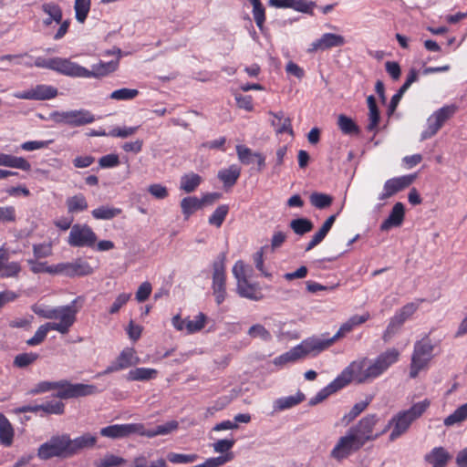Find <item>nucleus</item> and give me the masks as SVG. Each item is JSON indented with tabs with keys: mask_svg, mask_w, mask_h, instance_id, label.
<instances>
[{
	"mask_svg": "<svg viewBox=\"0 0 467 467\" xmlns=\"http://www.w3.org/2000/svg\"><path fill=\"white\" fill-rule=\"evenodd\" d=\"M95 120V116L88 109H80L69 110V126L71 127L84 126Z\"/></svg>",
	"mask_w": 467,
	"mask_h": 467,
	"instance_id": "28",
	"label": "nucleus"
},
{
	"mask_svg": "<svg viewBox=\"0 0 467 467\" xmlns=\"http://www.w3.org/2000/svg\"><path fill=\"white\" fill-rule=\"evenodd\" d=\"M21 271V265L17 262H8V254L5 248H0V276L16 277Z\"/></svg>",
	"mask_w": 467,
	"mask_h": 467,
	"instance_id": "23",
	"label": "nucleus"
},
{
	"mask_svg": "<svg viewBox=\"0 0 467 467\" xmlns=\"http://www.w3.org/2000/svg\"><path fill=\"white\" fill-rule=\"evenodd\" d=\"M270 6L275 8H291L297 12L312 14L316 4L306 0H269Z\"/></svg>",
	"mask_w": 467,
	"mask_h": 467,
	"instance_id": "20",
	"label": "nucleus"
},
{
	"mask_svg": "<svg viewBox=\"0 0 467 467\" xmlns=\"http://www.w3.org/2000/svg\"><path fill=\"white\" fill-rule=\"evenodd\" d=\"M433 351L434 345L428 337L415 342L410 368V378L415 379L420 371L429 368L434 357Z\"/></svg>",
	"mask_w": 467,
	"mask_h": 467,
	"instance_id": "3",
	"label": "nucleus"
},
{
	"mask_svg": "<svg viewBox=\"0 0 467 467\" xmlns=\"http://www.w3.org/2000/svg\"><path fill=\"white\" fill-rule=\"evenodd\" d=\"M430 405L431 401L428 399H424L423 400L414 403L409 410L404 411L415 420L427 410Z\"/></svg>",
	"mask_w": 467,
	"mask_h": 467,
	"instance_id": "56",
	"label": "nucleus"
},
{
	"mask_svg": "<svg viewBox=\"0 0 467 467\" xmlns=\"http://www.w3.org/2000/svg\"><path fill=\"white\" fill-rule=\"evenodd\" d=\"M371 401V399H368L367 400H363L360 402L356 403L350 411L344 416V420H346L347 423H349L354 419H356L365 409L368 407L369 402Z\"/></svg>",
	"mask_w": 467,
	"mask_h": 467,
	"instance_id": "63",
	"label": "nucleus"
},
{
	"mask_svg": "<svg viewBox=\"0 0 467 467\" xmlns=\"http://www.w3.org/2000/svg\"><path fill=\"white\" fill-rule=\"evenodd\" d=\"M337 125L344 134L351 135L358 134L359 132V129L356 123L352 120V119L347 117L346 115L341 114L338 116Z\"/></svg>",
	"mask_w": 467,
	"mask_h": 467,
	"instance_id": "46",
	"label": "nucleus"
},
{
	"mask_svg": "<svg viewBox=\"0 0 467 467\" xmlns=\"http://www.w3.org/2000/svg\"><path fill=\"white\" fill-rule=\"evenodd\" d=\"M291 229L298 235H303L313 229V223L306 218H298L290 223Z\"/></svg>",
	"mask_w": 467,
	"mask_h": 467,
	"instance_id": "52",
	"label": "nucleus"
},
{
	"mask_svg": "<svg viewBox=\"0 0 467 467\" xmlns=\"http://www.w3.org/2000/svg\"><path fill=\"white\" fill-rule=\"evenodd\" d=\"M305 400V395L301 392H297L295 395L282 397L275 400L273 403L275 411H282L291 409L297 404L301 403Z\"/></svg>",
	"mask_w": 467,
	"mask_h": 467,
	"instance_id": "32",
	"label": "nucleus"
},
{
	"mask_svg": "<svg viewBox=\"0 0 467 467\" xmlns=\"http://www.w3.org/2000/svg\"><path fill=\"white\" fill-rule=\"evenodd\" d=\"M99 433L103 437L110 439L127 438L126 424H113L100 429Z\"/></svg>",
	"mask_w": 467,
	"mask_h": 467,
	"instance_id": "40",
	"label": "nucleus"
},
{
	"mask_svg": "<svg viewBox=\"0 0 467 467\" xmlns=\"http://www.w3.org/2000/svg\"><path fill=\"white\" fill-rule=\"evenodd\" d=\"M119 67V58L109 62L99 61L91 67V69L87 68V78H99L114 72Z\"/></svg>",
	"mask_w": 467,
	"mask_h": 467,
	"instance_id": "22",
	"label": "nucleus"
},
{
	"mask_svg": "<svg viewBox=\"0 0 467 467\" xmlns=\"http://www.w3.org/2000/svg\"><path fill=\"white\" fill-rule=\"evenodd\" d=\"M38 259H28L27 263L30 265V270L35 274L49 273L58 274V265H47L45 262H38Z\"/></svg>",
	"mask_w": 467,
	"mask_h": 467,
	"instance_id": "45",
	"label": "nucleus"
},
{
	"mask_svg": "<svg viewBox=\"0 0 467 467\" xmlns=\"http://www.w3.org/2000/svg\"><path fill=\"white\" fill-rule=\"evenodd\" d=\"M24 57H27V53H20L16 55H4L0 57V63L3 64L2 69H7L11 66L22 64Z\"/></svg>",
	"mask_w": 467,
	"mask_h": 467,
	"instance_id": "62",
	"label": "nucleus"
},
{
	"mask_svg": "<svg viewBox=\"0 0 467 467\" xmlns=\"http://www.w3.org/2000/svg\"><path fill=\"white\" fill-rule=\"evenodd\" d=\"M181 209L185 219H188L197 210L202 209L201 202L199 198L195 196H188L181 201Z\"/></svg>",
	"mask_w": 467,
	"mask_h": 467,
	"instance_id": "39",
	"label": "nucleus"
},
{
	"mask_svg": "<svg viewBox=\"0 0 467 467\" xmlns=\"http://www.w3.org/2000/svg\"><path fill=\"white\" fill-rule=\"evenodd\" d=\"M416 174L403 175L400 177H394L385 182L382 192L379 195V200L384 201L397 192L408 188L415 181Z\"/></svg>",
	"mask_w": 467,
	"mask_h": 467,
	"instance_id": "15",
	"label": "nucleus"
},
{
	"mask_svg": "<svg viewBox=\"0 0 467 467\" xmlns=\"http://www.w3.org/2000/svg\"><path fill=\"white\" fill-rule=\"evenodd\" d=\"M67 448V434L53 436L39 446L37 457L41 460H49L54 457L69 458Z\"/></svg>",
	"mask_w": 467,
	"mask_h": 467,
	"instance_id": "7",
	"label": "nucleus"
},
{
	"mask_svg": "<svg viewBox=\"0 0 467 467\" xmlns=\"http://www.w3.org/2000/svg\"><path fill=\"white\" fill-rule=\"evenodd\" d=\"M234 459V453L228 452L221 456L206 459L202 463L192 467H220Z\"/></svg>",
	"mask_w": 467,
	"mask_h": 467,
	"instance_id": "50",
	"label": "nucleus"
},
{
	"mask_svg": "<svg viewBox=\"0 0 467 467\" xmlns=\"http://www.w3.org/2000/svg\"><path fill=\"white\" fill-rule=\"evenodd\" d=\"M139 95V90L136 88H119L110 93L109 99L113 100H131Z\"/></svg>",
	"mask_w": 467,
	"mask_h": 467,
	"instance_id": "54",
	"label": "nucleus"
},
{
	"mask_svg": "<svg viewBox=\"0 0 467 467\" xmlns=\"http://www.w3.org/2000/svg\"><path fill=\"white\" fill-rule=\"evenodd\" d=\"M362 446L363 444L348 430L344 436L338 439L330 452V456L337 461H341L359 450Z\"/></svg>",
	"mask_w": 467,
	"mask_h": 467,
	"instance_id": "10",
	"label": "nucleus"
},
{
	"mask_svg": "<svg viewBox=\"0 0 467 467\" xmlns=\"http://www.w3.org/2000/svg\"><path fill=\"white\" fill-rule=\"evenodd\" d=\"M93 269L86 261L78 260L74 263L58 264V274H65L68 276L88 275L92 274Z\"/></svg>",
	"mask_w": 467,
	"mask_h": 467,
	"instance_id": "21",
	"label": "nucleus"
},
{
	"mask_svg": "<svg viewBox=\"0 0 467 467\" xmlns=\"http://www.w3.org/2000/svg\"><path fill=\"white\" fill-rule=\"evenodd\" d=\"M225 260V254L221 253L213 263L212 289L217 305H221L226 297Z\"/></svg>",
	"mask_w": 467,
	"mask_h": 467,
	"instance_id": "6",
	"label": "nucleus"
},
{
	"mask_svg": "<svg viewBox=\"0 0 467 467\" xmlns=\"http://www.w3.org/2000/svg\"><path fill=\"white\" fill-rule=\"evenodd\" d=\"M413 421L414 420L410 416H409L404 410L397 413L387 424L389 425V429L392 427L389 440L393 441L403 435L409 430Z\"/></svg>",
	"mask_w": 467,
	"mask_h": 467,
	"instance_id": "18",
	"label": "nucleus"
},
{
	"mask_svg": "<svg viewBox=\"0 0 467 467\" xmlns=\"http://www.w3.org/2000/svg\"><path fill=\"white\" fill-rule=\"evenodd\" d=\"M455 111L454 105H447L434 111L427 119V129L422 131L420 140H425L434 136Z\"/></svg>",
	"mask_w": 467,
	"mask_h": 467,
	"instance_id": "8",
	"label": "nucleus"
},
{
	"mask_svg": "<svg viewBox=\"0 0 467 467\" xmlns=\"http://www.w3.org/2000/svg\"><path fill=\"white\" fill-rule=\"evenodd\" d=\"M241 174V168L236 164H232L226 169H223L218 172V178L223 182L224 186L232 187L235 184Z\"/></svg>",
	"mask_w": 467,
	"mask_h": 467,
	"instance_id": "33",
	"label": "nucleus"
},
{
	"mask_svg": "<svg viewBox=\"0 0 467 467\" xmlns=\"http://www.w3.org/2000/svg\"><path fill=\"white\" fill-rule=\"evenodd\" d=\"M81 297L75 298L70 305L60 306L54 307L52 319L58 320V322H48L52 330L57 331L60 334H67L70 327L76 321V316L81 306H77L76 304Z\"/></svg>",
	"mask_w": 467,
	"mask_h": 467,
	"instance_id": "4",
	"label": "nucleus"
},
{
	"mask_svg": "<svg viewBox=\"0 0 467 467\" xmlns=\"http://www.w3.org/2000/svg\"><path fill=\"white\" fill-rule=\"evenodd\" d=\"M14 429L8 419L0 413V443L9 447L13 443Z\"/></svg>",
	"mask_w": 467,
	"mask_h": 467,
	"instance_id": "34",
	"label": "nucleus"
},
{
	"mask_svg": "<svg viewBox=\"0 0 467 467\" xmlns=\"http://www.w3.org/2000/svg\"><path fill=\"white\" fill-rule=\"evenodd\" d=\"M303 358L302 355L298 349L297 345L292 348L287 352L276 357L274 359V364L276 366H284L287 363H293L299 359Z\"/></svg>",
	"mask_w": 467,
	"mask_h": 467,
	"instance_id": "41",
	"label": "nucleus"
},
{
	"mask_svg": "<svg viewBox=\"0 0 467 467\" xmlns=\"http://www.w3.org/2000/svg\"><path fill=\"white\" fill-rule=\"evenodd\" d=\"M97 443V436L91 433H84L75 439H71L67 435V446L70 457L78 454L85 449L93 448Z\"/></svg>",
	"mask_w": 467,
	"mask_h": 467,
	"instance_id": "19",
	"label": "nucleus"
},
{
	"mask_svg": "<svg viewBox=\"0 0 467 467\" xmlns=\"http://www.w3.org/2000/svg\"><path fill=\"white\" fill-rule=\"evenodd\" d=\"M346 43L345 38L341 35L326 33L323 34L318 39L313 41L307 51L314 53L317 51H324L333 47H339L344 46Z\"/></svg>",
	"mask_w": 467,
	"mask_h": 467,
	"instance_id": "16",
	"label": "nucleus"
},
{
	"mask_svg": "<svg viewBox=\"0 0 467 467\" xmlns=\"http://www.w3.org/2000/svg\"><path fill=\"white\" fill-rule=\"evenodd\" d=\"M467 419V402L460 406L453 413L444 419L445 426H452Z\"/></svg>",
	"mask_w": 467,
	"mask_h": 467,
	"instance_id": "48",
	"label": "nucleus"
},
{
	"mask_svg": "<svg viewBox=\"0 0 467 467\" xmlns=\"http://www.w3.org/2000/svg\"><path fill=\"white\" fill-rule=\"evenodd\" d=\"M91 0H75L74 9L76 19L79 23H84L90 10Z\"/></svg>",
	"mask_w": 467,
	"mask_h": 467,
	"instance_id": "49",
	"label": "nucleus"
},
{
	"mask_svg": "<svg viewBox=\"0 0 467 467\" xmlns=\"http://www.w3.org/2000/svg\"><path fill=\"white\" fill-rule=\"evenodd\" d=\"M130 297V293L119 294L118 296L115 298L114 302L112 303V305L109 306V313L110 315L117 314L120 310V308L129 302Z\"/></svg>",
	"mask_w": 467,
	"mask_h": 467,
	"instance_id": "64",
	"label": "nucleus"
},
{
	"mask_svg": "<svg viewBox=\"0 0 467 467\" xmlns=\"http://www.w3.org/2000/svg\"><path fill=\"white\" fill-rule=\"evenodd\" d=\"M229 212V206L226 204H222L218 206L215 211L212 213V215L208 219V223L211 225L220 227L223 221L225 220Z\"/></svg>",
	"mask_w": 467,
	"mask_h": 467,
	"instance_id": "51",
	"label": "nucleus"
},
{
	"mask_svg": "<svg viewBox=\"0 0 467 467\" xmlns=\"http://www.w3.org/2000/svg\"><path fill=\"white\" fill-rule=\"evenodd\" d=\"M399 357L400 352L396 348H389L373 360L366 358L354 360L342 370L337 379L342 388L351 382L357 384L370 382L396 363Z\"/></svg>",
	"mask_w": 467,
	"mask_h": 467,
	"instance_id": "1",
	"label": "nucleus"
},
{
	"mask_svg": "<svg viewBox=\"0 0 467 467\" xmlns=\"http://www.w3.org/2000/svg\"><path fill=\"white\" fill-rule=\"evenodd\" d=\"M343 389L340 385V383L337 381V378L330 382L327 386H326L324 389L319 390L315 397H313L309 404L310 405H317V403L323 401L327 397H329L331 394L337 392V390Z\"/></svg>",
	"mask_w": 467,
	"mask_h": 467,
	"instance_id": "38",
	"label": "nucleus"
},
{
	"mask_svg": "<svg viewBox=\"0 0 467 467\" xmlns=\"http://www.w3.org/2000/svg\"><path fill=\"white\" fill-rule=\"evenodd\" d=\"M49 326L50 324L48 323L40 326L35 335L26 341V344L29 346H37L41 344L47 337L48 331L52 330Z\"/></svg>",
	"mask_w": 467,
	"mask_h": 467,
	"instance_id": "59",
	"label": "nucleus"
},
{
	"mask_svg": "<svg viewBox=\"0 0 467 467\" xmlns=\"http://www.w3.org/2000/svg\"><path fill=\"white\" fill-rule=\"evenodd\" d=\"M125 462V460L121 457L108 453L101 459L94 462V467H115L121 465Z\"/></svg>",
	"mask_w": 467,
	"mask_h": 467,
	"instance_id": "55",
	"label": "nucleus"
},
{
	"mask_svg": "<svg viewBox=\"0 0 467 467\" xmlns=\"http://www.w3.org/2000/svg\"><path fill=\"white\" fill-rule=\"evenodd\" d=\"M199 459V455L196 453H178L169 452L167 454V460L174 464H189L196 462Z\"/></svg>",
	"mask_w": 467,
	"mask_h": 467,
	"instance_id": "43",
	"label": "nucleus"
},
{
	"mask_svg": "<svg viewBox=\"0 0 467 467\" xmlns=\"http://www.w3.org/2000/svg\"><path fill=\"white\" fill-rule=\"evenodd\" d=\"M57 389L56 396L60 399H72L78 397H86L97 394L99 389L97 386L92 384L70 383L67 380L60 381H41L37 383L31 394H39Z\"/></svg>",
	"mask_w": 467,
	"mask_h": 467,
	"instance_id": "2",
	"label": "nucleus"
},
{
	"mask_svg": "<svg viewBox=\"0 0 467 467\" xmlns=\"http://www.w3.org/2000/svg\"><path fill=\"white\" fill-rule=\"evenodd\" d=\"M97 240V234L88 225L78 223L71 227L67 243L73 247H93Z\"/></svg>",
	"mask_w": 467,
	"mask_h": 467,
	"instance_id": "9",
	"label": "nucleus"
},
{
	"mask_svg": "<svg viewBox=\"0 0 467 467\" xmlns=\"http://www.w3.org/2000/svg\"><path fill=\"white\" fill-rule=\"evenodd\" d=\"M370 317L368 313H365L363 315H354L350 318H348L345 323L341 325L338 331L331 337L333 343H335L337 339L344 337L346 334L349 333L354 327L361 325L368 321Z\"/></svg>",
	"mask_w": 467,
	"mask_h": 467,
	"instance_id": "24",
	"label": "nucleus"
},
{
	"mask_svg": "<svg viewBox=\"0 0 467 467\" xmlns=\"http://www.w3.org/2000/svg\"><path fill=\"white\" fill-rule=\"evenodd\" d=\"M67 206L69 213H78L87 210L88 202L83 194H77L67 200Z\"/></svg>",
	"mask_w": 467,
	"mask_h": 467,
	"instance_id": "44",
	"label": "nucleus"
},
{
	"mask_svg": "<svg viewBox=\"0 0 467 467\" xmlns=\"http://www.w3.org/2000/svg\"><path fill=\"white\" fill-rule=\"evenodd\" d=\"M420 302H411L404 306H402L399 311L394 315L402 324L410 318L419 308Z\"/></svg>",
	"mask_w": 467,
	"mask_h": 467,
	"instance_id": "57",
	"label": "nucleus"
},
{
	"mask_svg": "<svg viewBox=\"0 0 467 467\" xmlns=\"http://www.w3.org/2000/svg\"><path fill=\"white\" fill-rule=\"evenodd\" d=\"M367 102L368 107V124L367 129L369 131H377L380 117L376 104V99L372 95H370L368 97Z\"/></svg>",
	"mask_w": 467,
	"mask_h": 467,
	"instance_id": "36",
	"label": "nucleus"
},
{
	"mask_svg": "<svg viewBox=\"0 0 467 467\" xmlns=\"http://www.w3.org/2000/svg\"><path fill=\"white\" fill-rule=\"evenodd\" d=\"M233 275L236 279V284L243 281L247 280L252 275V268L246 265L243 261H237L233 267Z\"/></svg>",
	"mask_w": 467,
	"mask_h": 467,
	"instance_id": "47",
	"label": "nucleus"
},
{
	"mask_svg": "<svg viewBox=\"0 0 467 467\" xmlns=\"http://www.w3.org/2000/svg\"><path fill=\"white\" fill-rule=\"evenodd\" d=\"M450 458L449 452L442 447H435L425 455V461L433 467H445Z\"/></svg>",
	"mask_w": 467,
	"mask_h": 467,
	"instance_id": "31",
	"label": "nucleus"
},
{
	"mask_svg": "<svg viewBox=\"0 0 467 467\" xmlns=\"http://www.w3.org/2000/svg\"><path fill=\"white\" fill-rule=\"evenodd\" d=\"M121 210L110 206H100L92 211V216L97 220H110L119 214Z\"/></svg>",
	"mask_w": 467,
	"mask_h": 467,
	"instance_id": "42",
	"label": "nucleus"
},
{
	"mask_svg": "<svg viewBox=\"0 0 467 467\" xmlns=\"http://www.w3.org/2000/svg\"><path fill=\"white\" fill-rule=\"evenodd\" d=\"M41 10L47 16L43 20L45 26H50L53 22L61 23L63 15L61 7L54 2H46L41 5Z\"/></svg>",
	"mask_w": 467,
	"mask_h": 467,
	"instance_id": "27",
	"label": "nucleus"
},
{
	"mask_svg": "<svg viewBox=\"0 0 467 467\" xmlns=\"http://www.w3.org/2000/svg\"><path fill=\"white\" fill-rule=\"evenodd\" d=\"M54 71L70 78H87V68L68 58L57 57Z\"/></svg>",
	"mask_w": 467,
	"mask_h": 467,
	"instance_id": "17",
	"label": "nucleus"
},
{
	"mask_svg": "<svg viewBox=\"0 0 467 467\" xmlns=\"http://www.w3.org/2000/svg\"><path fill=\"white\" fill-rule=\"evenodd\" d=\"M140 363V358L136 355V351L132 348H124L106 369L99 374L107 375L116 371L128 368Z\"/></svg>",
	"mask_w": 467,
	"mask_h": 467,
	"instance_id": "14",
	"label": "nucleus"
},
{
	"mask_svg": "<svg viewBox=\"0 0 467 467\" xmlns=\"http://www.w3.org/2000/svg\"><path fill=\"white\" fill-rule=\"evenodd\" d=\"M247 334L251 338H259L265 342H269L272 339L271 333L261 324L253 325Z\"/></svg>",
	"mask_w": 467,
	"mask_h": 467,
	"instance_id": "53",
	"label": "nucleus"
},
{
	"mask_svg": "<svg viewBox=\"0 0 467 467\" xmlns=\"http://www.w3.org/2000/svg\"><path fill=\"white\" fill-rule=\"evenodd\" d=\"M404 214L405 208L403 203H395L389 217L382 223L380 229L382 231H388L391 227L400 226L404 220Z\"/></svg>",
	"mask_w": 467,
	"mask_h": 467,
	"instance_id": "25",
	"label": "nucleus"
},
{
	"mask_svg": "<svg viewBox=\"0 0 467 467\" xmlns=\"http://www.w3.org/2000/svg\"><path fill=\"white\" fill-rule=\"evenodd\" d=\"M273 116L272 125L275 128L277 134L289 133L293 135L291 119L286 117L284 111L269 112Z\"/></svg>",
	"mask_w": 467,
	"mask_h": 467,
	"instance_id": "29",
	"label": "nucleus"
},
{
	"mask_svg": "<svg viewBox=\"0 0 467 467\" xmlns=\"http://www.w3.org/2000/svg\"><path fill=\"white\" fill-rule=\"evenodd\" d=\"M333 344L334 343L331 337L327 338L324 336H314L304 339L300 344L297 345V347L302 355V358H305L308 356L315 357L318 355Z\"/></svg>",
	"mask_w": 467,
	"mask_h": 467,
	"instance_id": "12",
	"label": "nucleus"
},
{
	"mask_svg": "<svg viewBox=\"0 0 467 467\" xmlns=\"http://www.w3.org/2000/svg\"><path fill=\"white\" fill-rule=\"evenodd\" d=\"M202 177L194 172L186 173L181 178L180 189L190 193L194 192L202 182Z\"/></svg>",
	"mask_w": 467,
	"mask_h": 467,
	"instance_id": "37",
	"label": "nucleus"
},
{
	"mask_svg": "<svg viewBox=\"0 0 467 467\" xmlns=\"http://www.w3.org/2000/svg\"><path fill=\"white\" fill-rule=\"evenodd\" d=\"M207 317L203 313H199L192 319H182L180 315H176L171 319V324L178 331L186 334H194L201 331L206 325Z\"/></svg>",
	"mask_w": 467,
	"mask_h": 467,
	"instance_id": "13",
	"label": "nucleus"
},
{
	"mask_svg": "<svg viewBox=\"0 0 467 467\" xmlns=\"http://www.w3.org/2000/svg\"><path fill=\"white\" fill-rule=\"evenodd\" d=\"M158 371L150 368H137L131 369L127 374V379L130 381H145L155 379Z\"/></svg>",
	"mask_w": 467,
	"mask_h": 467,
	"instance_id": "35",
	"label": "nucleus"
},
{
	"mask_svg": "<svg viewBox=\"0 0 467 467\" xmlns=\"http://www.w3.org/2000/svg\"><path fill=\"white\" fill-rule=\"evenodd\" d=\"M310 202L317 209H324L332 203V197L326 193L313 192L310 195Z\"/></svg>",
	"mask_w": 467,
	"mask_h": 467,
	"instance_id": "58",
	"label": "nucleus"
},
{
	"mask_svg": "<svg viewBox=\"0 0 467 467\" xmlns=\"http://www.w3.org/2000/svg\"><path fill=\"white\" fill-rule=\"evenodd\" d=\"M0 166L19 169L22 171H30V162L23 157H17L11 154L0 153Z\"/></svg>",
	"mask_w": 467,
	"mask_h": 467,
	"instance_id": "30",
	"label": "nucleus"
},
{
	"mask_svg": "<svg viewBox=\"0 0 467 467\" xmlns=\"http://www.w3.org/2000/svg\"><path fill=\"white\" fill-rule=\"evenodd\" d=\"M57 88L47 84H38L24 91L14 93V97L19 99L48 100L57 96Z\"/></svg>",
	"mask_w": 467,
	"mask_h": 467,
	"instance_id": "11",
	"label": "nucleus"
},
{
	"mask_svg": "<svg viewBox=\"0 0 467 467\" xmlns=\"http://www.w3.org/2000/svg\"><path fill=\"white\" fill-rule=\"evenodd\" d=\"M236 152L239 161L244 164L248 165L254 161L255 155L257 152H253L249 148L244 145L236 146Z\"/></svg>",
	"mask_w": 467,
	"mask_h": 467,
	"instance_id": "61",
	"label": "nucleus"
},
{
	"mask_svg": "<svg viewBox=\"0 0 467 467\" xmlns=\"http://www.w3.org/2000/svg\"><path fill=\"white\" fill-rule=\"evenodd\" d=\"M236 286L237 293L242 297L254 301H258L262 298L259 285L256 283H251L247 279L237 283Z\"/></svg>",
	"mask_w": 467,
	"mask_h": 467,
	"instance_id": "26",
	"label": "nucleus"
},
{
	"mask_svg": "<svg viewBox=\"0 0 467 467\" xmlns=\"http://www.w3.org/2000/svg\"><path fill=\"white\" fill-rule=\"evenodd\" d=\"M379 418L376 414H369L362 418L358 423L350 428L349 431L364 445L368 441H374L383 435L389 430V425H385L381 430H377L376 426Z\"/></svg>",
	"mask_w": 467,
	"mask_h": 467,
	"instance_id": "5",
	"label": "nucleus"
},
{
	"mask_svg": "<svg viewBox=\"0 0 467 467\" xmlns=\"http://www.w3.org/2000/svg\"><path fill=\"white\" fill-rule=\"evenodd\" d=\"M127 437L132 434L152 438L151 430L146 429L142 423H126Z\"/></svg>",
	"mask_w": 467,
	"mask_h": 467,
	"instance_id": "60",
	"label": "nucleus"
}]
</instances>
